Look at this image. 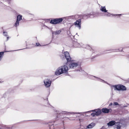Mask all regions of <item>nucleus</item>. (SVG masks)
<instances>
[{
	"instance_id": "nucleus-1",
	"label": "nucleus",
	"mask_w": 129,
	"mask_h": 129,
	"mask_svg": "<svg viewBox=\"0 0 129 129\" xmlns=\"http://www.w3.org/2000/svg\"><path fill=\"white\" fill-rule=\"evenodd\" d=\"M68 70V67L66 65L62 66L58 68L55 72V74L59 75L63 73H66Z\"/></svg>"
},
{
	"instance_id": "nucleus-2",
	"label": "nucleus",
	"mask_w": 129,
	"mask_h": 129,
	"mask_svg": "<svg viewBox=\"0 0 129 129\" xmlns=\"http://www.w3.org/2000/svg\"><path fill=\"white\" fill-rule=\"evenodd\" d=\"M107 125L109 126H112L114 125V129H120L121 126L120 122H116L114 121H110L107 123Z\"/></svg>"
},
{
	"instance_id": "nucleus-3",
	"label": "nucleus",
	"mask_w": 129,
	"mask_h": 129,
	"mask_svg": "<svg viewBox=\"0 0 129 129\" xmlns=\"http://www.w3.org/2000/svg\"><path fill=\"white\" fill-rule=\"evenodd\" d=\"M111 88H114V90L118 91H124L126 90L125 87L122 85H111Z\"/></svg>"
},
{
	"instance_id": "nucleus-4",
	"label": "nucleus",
	"mask_w": 129,
	"mask_h": 129,
	"mask_svg": "<svg viewBox=\"0 0 129 129\" xmlns=\"http://www.w3.org/2000/svg\"><path fill=\"white\" fill-rule=\"evenodd\" d=\"M69 68L72 69H75L77 67H80L79 63L78 62H76L75 60H72L70 63L69 65Z\"/></svg>"
},
{
	"instance_id": "nucleus-5",
	"label": "nucleus",
	"mask_w": 129,
	"mask_h": 129,
	"mask_svg": "<svg viewBox=\"0 0 129 129\" xmlns=\"http://www.w3.org/2000/svg\"><path fill=\"white\" fill-rule=\"evenodd\" d=\"M74 46L75 47L80 48L82 47L83 48L89 49H90L91 48L88 45H86V46H85L82 43H80V44L77 42H75L74 43Z\"/></svg>"
},
{
	"instance_id": "nucleus-6",
	"label": "nucleus",
	"mask_w": 129,
	"mask_h": 129,
	"mask_svg": "<svg viewBox=\"0 0 129 129\" xmlns=\"http://www.w3.org/2000/svg\"><path fill=\"white\" fill-rule=\"evenodd\" d=\"M44 82L45 86L47 88L50 86L52 82L51 80L49 79H45L44 80Z\"/></svg>"
},
{
	"instance_id": "nucleus-7",
	"label": "nucleus",
	"mask_w": 129,
	"mask_h": 129,
	"mask_svg": "<svg viewBox=\"0 0 129 129\" xmlns=\"http://www.w3.org/2000/svg\"><path fill=\"white\" fill-rule=\"evenodd\" d=\"M81 20L80 19L77 20L74 22V25L75 26L78 27L79 29H80L81 27Z\"/></svg>"
},
{
	"instance_id": "nucleus-8",
	"label": "nucleus",
	"mask_w": 129,
	"mask_h": 129,
	"mask_svg": "<svg viewBox=\"0 0 129 129\" xmlns=\"http://www.w3.org/2000/svg\"><path fill=\"white\" fill-rule=\"evenodd\" d=\"M91 111L93 112V113H94L96 114V116L99 115L101 113V110L99 109L92 110L88 112H90Z\"/></svg>"
},
{
	"instance_id": "nucleus-9",
	"label": "nucleus",
	"mask_w": 129,
	"mask_h": 129,
	"mask_svg": "<svg viewBox=\"0 0 129 129\" xmlns=\"http://www.w3.org/2000/svg\"><path fill=\"white\" fill-rule=\"evenodd\" d=\"M65 57L68 61H70L71 59V58L70 57L69 53L66 51L64 53Z\"/></svg>"
},
{
	"instance_id": "nucleus-10",
	"label": "nucleus",
	"mask_w": 129,
	"mask_h": 129,
	"mask_svg": "<svg viewBox=\"0 0 129 129\" xmlns=\"http://www.w3.org/2000/svg\"><path fill=\"white\" fill-rule=\"evenodd\" d=\"M122 14H111L110 13L107 12L106 13H105L104 14L105 16H116L117 15L120 16Z\"/></svg>"
},
{
	"instance_id": "nucleus-11",
	"label": "nucleus",
	"mask_w": 129,
	"mask_h": 129,
	"mask_svg": "<svg viewBox=\"0 0 129 129\" xmlns=\"http://www.w3.org/2000/svg\"><path fill=\"white\" fill-rule=\"evenodd\" d=\"M92 77H93V78H96V79L95 80H98L100 81V82H103L104 83H107V84H108L109 85H110L107 82L104 81V80H102V79H100L98 77H96L95 76H91Z\"/></svg>"
},
{
	"instance_id": "nucleus-12",
	"label": "nucleus",
	"mask_w": 129,
	"mask_h": 129,
	"mask_svg": "<svg viewBox=\"0 0 129 129\" xmlns=\"http://www.w3.org/2000/svg\"><path fill=\"white\" fill-rule=\"evenodd\" d=\"M112 111L111 109H108L107 108H103L102 109V111L104 113H109L110 111Z\"/></svg>"
},
{
	"instance_id": "nucleus-13",
	"label": "nucleus",
	"mask_w": 129,
	"mask_h": 129,
	"mask_svg": "<svg viewBox=\"0 0 129 129\" xmlns=\"http://www.w3.org/2000/svg\"><path fill=\"white\" fill-rule=\"evenodd\" d=\"M66 17H64L62 18H55L56 24H58L61 22L63 20V19Z\"/></svg>"
},
{
	"instance_id": "nucleus-14",
	"label": "nucleus",
	"mask_w": 129,
	"mask_h": 129,
	"mask_svg": "<svg viewBox=\"0 0 129 129\" xmlns=\"http://www.w3.org/2000/svg\"><path fill=\"white\" fill-rule=\"evenodd\" d=\"M100 10L101 11L104 12H106L107 11V10H106L105 6H101L100 8Z\"/></svg>"
},
{
	"instance_id": "nucleus-15",
	"label": "nucleus",
	"mask_w": 129,
	"mask_h": 129,
	"mask_svg": "<svg viewBox=\"0 0 129 129\" xmlns=\"http://www.w3.org/2000/svg\"><path fill=\"white\" fill-rule=\"evenodd\" d=\"M64 112V113L66 114H81L82 113H80V112H76V113H74L73 112Z\"/></svg>"
},
{
	"instance_id": "nucleus-16",
	"label": "nucleus",
	"mask_w": 129,
	"mask_h": 129,
	"mask_svg": "<svg viewBox=\"0 0 129 129\" xmlns=\"http://www.w3.org/2000/svg\"><path fill=\"white\" fill-rule=\"evenodd\" d=\"M61 32V30H59L52 32V34L53 35H58L60 34Z\"/></svg>"
},
{
	"instance_id": "nucleus-17",
	"label": "nucleus",
	"mask_w": 129,
	"mask_h": 129,
	"mask_svg": "<svg viewBox=\"0 0 129 129\" xmlns=\"http://www.w3.org/2000/svg\"><path fill=\"white\" fill-rule=\"evenodd\" d=\"M22 15H18L17 17V20L19 21L20 20H21L22 19Z\"/></svg>"
},
{
	"instance_id": "nucleus-18",
	"label": "nucleus",
	"mask_w": 129,
	"mask_h": 129,
	"mask_svg": "<svg viewBox=\"0 0 129 129\" xmlns=\"http://www.w3.org/2000/svg\"><path fill=\"white\" fill-rule=\"evenodd\" d=\"M0 52V61H1L3 57V56L4 52Z\"/></svg>"
},
{
	"instance_id": "nucleus-19",
	"label": "nucleus",
	"mask_w": 129,
	"mask_h": 129,
	"mask_svg": "<svg viewBox=\"0 0 129 129\" xmlns=\"http://www.w3.org/2000/svg\"><path fill=\"white\" fill-rule=\"evenodd\" d=\"M50 23L53 24H56V20L55 19H52L50 21Z\"/></svg>"
},
{
	"instance_id": "nucleus-20",
	"label": "nucleus",
	"mask_w": 129,
	"mask_h": 129,
	"mask_svg": "<svg viewBox=\"0 0 129 129\" xmlns=\"http://www.w3.org/2000/svg\"><path fill=\"white\" fill-rule=\"evenodd\" d=\"M3 34L4 36L7 37V39L6 40V41H8L9 37L7 35V32L4 31L3 33Z\"/></svg>"
},
{
	"instance_id": "nucleus-21",
	"label": "nucleus",
	"mask_w": 129,
	"mask_h": 129,
	"mask_svg": "<svg viewBox=\"0 0 129 129\" xmlns=\"http://www.w3.org/2000/svg\"><path fill=\"white\" fill-rule=\"evenodd\" d=\"M19 21H18L17 20H16V21L15 23V25L16 27H17V26H18L19 25Z\"/></svg>"
},
{
	"instance_id": "nucleus-22",
	"label": "nucleus",
	"mask_w": 129,
	"mask_h": 129,
	"mask_svg": "<svg viewBox=\"0 0 129 129\" xmlns=\"http://www.w3.org/2000/svg\"><path fill=\"white\" fill-rule=\"evenodd\" d=\"M113 105L115 106H117V105H119V104L118 103L116 102H114V104H113Z\"/></svg>"
},
{
	"instance_id": "nucleus-23",
	"label": "nucleus",
	"mask_w": 129,
	"mask_h": 129,
	"mask_svg": "<svg viewBox=\"0 0 129 129\" xmlns=\"http://www.w3.org/2000/svg\"><path fill=\"white\" fill-rule=\"evenodd\" d=\"M91 115L92 117H94L96 116V115L95 113L93 112V113L91 114Z\"/></svg>"
},
{
	"instance_id": "nucleus-24",
	"label": "nucleus",
	"mask_w": 129,
	"mask_h": 129,
	"mask_svg": "<svg viewBox=\"0 0 129 129\" xmlns=\"http://www.w3.org/2000/svg\"><path fill=\"white\" fill-rule=\"evenodd\" d=\"M74 17V16H69L68 17L69 18H73V17Z\"/></svg>"
},
{
	"instance_id": "nucleus-25",
	"label": "nucleus",
	"mask_w": 129,
	"mask_h": 129,
	"mask_svg": "<svg viewBox=\"0 0 129 129\" xmlns=\"http://www.w3.org/2000/svg\"><path fill=\"white\" fill-rule=\"evenodd\" d=\"M53 127L54 126L53 125H51L50 127V129H53Z\"/></svg>"
},
{
	"instance_id": "nucleus-26",
	"label": "nucleus",
	"mask_w": 129,
	"mask_h": 129,
	"mask_svg": "<svg viewBox=\"0 0 129 129\" xmlns=\"http://www.w3.org/2000/svg\"><path fill=\"white\" fill-rule=\"evenodd\" d=\"M36 45L37 46H39V45L40 46H41V45H40V44L39 43H36Z\"/></svg>"
},
{
	"instance_id": "nucleus-27",
	"label": "nucleus",
	"mask_w": 129,
	"mask_h": 129,
	"mask_svg": "<svg viewBox=\"0 0 129 129\" xmlns=\"http://www.w3.org/2000/svg\"><path fill=\"white\" fill-rule=\"evenodd\" d=\"M90 15H91V14H87L86 15V16H87L88 17H90Z\"/></svg>"
},
{
	"instance_id": "nucleus-28",
	"label": "nucleus",
	"mask_w": 129,
	"mask_h": 129,
	"mask_svg": "<svg viewBox=\"0 0 129 129\" xmlns=\"http://www.w3.org/2000/svg\"><path fill=\"white\" fill-rule=\"evenodd\" d=\"M113 105V104L112 103H111L109 105V106H111L112 105Z\"/></svg>"
}]
</instances>
